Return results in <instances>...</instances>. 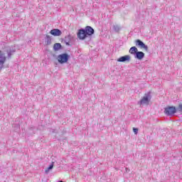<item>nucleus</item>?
<instances>
[{
	"label": "nucleus",
	"mask_w": 182,
	"mask_h": 182,
	"mask_svg": "<svg viewBox=\"0 0 182 182\" xmlns=\"http://www.w3.org/2000/svg\"><path fill=\"white\" fill-rule=\"evenodd\" d=\"M45 41L46 45H50L51 42H52V38L50 37V36H46L45 38Z\"/></svg>",
	"instance_id": "10"
},
{
	"label": "nucleus",
	"mask_w": 182,
	"mask_h": 182,
	"mask_svg": "<svg viewBox=\"0 0 182 182\" xmlns=\"http://www.w3.org/2000/svg\"><path fill=\"white\" fill-rule=\"evenodd\" d=\"M58 182H64L63 181H59Z\"/></svg>",
	"instance_id": "17"
},
{
	"label": "nucleus",
	"mask_w": 182,
	"mask_h": 182,
	"mask_svg": "<svg viewBox=\"0 0 182 182\" xmlns=\"http://www.w3.org/2000/svg\"><path fill=\"white\" fill-rule=\"evenodd\" d=\"M136 46H140V48H144L146 50L149 49V47H147V46H146L143 41H141V40H136Z\"/></svg>",
	"instance_id": "9"
},
{
	"label": "nucleus",
	"mask_w": 182,
	"mask_h": 182,
	"mask_svg": "<svg viewBox=\"0 0 182 182\" xmlns=\"http://www.w3.org/2000/svg\"><path fill=\"white\" fill-rule=\"evenodd\" d=\"M131 59L130 55H124V56H121L120 58H118L117 62H126L129 61Z\"/></svg>",
	"instance_id": "7"
},
{
	"label": "nucleus",
	"mask_w": 182,
	"mask_h": 182,
	"mask_svg": "<svg viewBox=\"0 0 182 182\" xmlns=\"http://www.w3.org/2000/svg\"><path fill=\"white\" fill-rule=\"evenodd\" d=\"M145 56V53L144 52H142L141 50H136V55H135V58H136L137 59H143V58H144Z\"/></svg>",
	"instance_id": "8"
},
{
	"label": "nucleus",
	"mask_w": 182,
	"mask_h": 182,
	"mask_svg": "<svg viewBox=\"0 0 182 182\" xmlns=\"http://www.w3.org/2000/svg\"><path fill=\"white\" fill-rule=\"evenodd\" d=\"M133 132H134V134H138L139 130H138V129H136L135 127H134Z\"/></svg>",
	"instance_id": "15"
},
{
	"label": "nucleus",
	"mask_w": 182,
	"mask_h": 182,
	"mask_svg": "<svg viewBox=\"0 0 182 182\" xmlns=\"http://www.w3.org/2000/svg\"><path fill=\"white\" fill-rule=\"evenodd\" d=\"M178 110H179V112H182V105H179Z\"/></svg>",
	"instance_id": "16"
},
{
	"label": "nucleus",
	"mask_w": 182,
	"mask_h": 182,
	"mask_svg": "<svg viewBox=\"0 0 182 182\" xmlns=\"http://www.w3.org/2000/svg\"><path fill=\"white\" fill-rule=\"evenodd\" d=\"M53 164H51L46 169V173H48L50 169H53Z\"/></svg>",
	"instance_id": "13"
},
{
	"label": "nucleus",
	"mask_w": 182,
	"mask_h": 182,
	"mask_svg": "<svg viewBox=\"0 0 182 182\" xmlns=\"http://www.w3.org/2000/svg\"><path fill=\"white\" fill-rule=\"evenodd\" d=\"M150 100H151V95L150 92L145 93L143 96L142 99L138 102L140 106H143L144 105H149L150 103Z\"/></svg>",
	"instance_id": "3"
},
{
	"label": "nucleus",
	"mask_w": 182,
	"mask_h": 182,
	"mask_svg": "<svg viewBox=\"0 0 182 182\" xmlns=\"http://www.w3.org/2000/svg\"><path fill=\"white\" fill-rule=\"evenodd\" d=\"M95 30L92 28V27H90V26H87L85 27V28H81L79 30L77 36L80 39H85L87 36H92L94 34Z\"/></svg>",
	"instance_id": "2"
},
{
	"label": "nucleus",
	"mask_w": 182,
	"mask_h": 182,
	"mask_svg": "<svg viewBox=\"0 0 182 182\" xmlns=\"http://www.w3.org/2000/svg\"><path fill=\"white\" fill-rule=\"evenodd\" d=\"M60 48H62L61 44H60V43H56V44H54L53 46V48L55 49V50H58L59 49H60Z\"/></svg>",
	"instance_id": "12"
},
{
	"label": "nucleus",
	"mask_w": 182,
	"mask_h": 182,
	"mask_svg": "<svg viewBox=\"0 0 182 182\" xmlns=\"http://www.w3.org/2000/svg\"><path fill=\"white\" fill-rule=\"evenodd\" d=\"M176 112V109L173 106L166 107L164 109V113L167 116H173V114H174Z\"/></svg>",
	"instance_id": "5"
},
{
	"label": "nucleus",
	"mask_w": 182,
	"mask_h": 182,
	"mask_svg": "<svg viewBox=\"0 0 182 182\" xmlns=\"http://www.w3.org/2000/svg\"><path fill=\"white\" fill-rule=\"evenodd\" d=\"M113 30L116 32H118V31H119L120 28L118 26H113Z\"/></svg>",
	"instance_id": "14"
},
{
	"label": "nucleus",
	"mask_w": 182,
	"mask_h": 182,
	"mask_svg": "<svg viewBox=\"0 0 182 182\" xmlns=\"http://www.w3.org/2000/svg\"><path fill=\"white\" fill-rule=\"evenodd\" d=\"M14 52H16L15 48L7 50V51L0 50V70L2 69V68H4V64L7 60V54L9 58H11L12 53Z\"/></svg>",
	"instance_id": "1"
},
{
	"label": "nucleus",
	"mask_w": 182,
	"mask_h": 182,
	"mask_svg": "<svg viewBox=\"0 0 182 182\" xmlns=\"http://www.w3.org/2000/svg\"><path fill=\"white\" fill-rule=\"evenodd\" d=\"M136 50H138L136 47H132L129 49V53H132L133 55L134 54V56H135V55L136 53Z\"/></svg>",
	"instance_id": "11"
},
{
	"label": "nucleus",
	"mask_w": 182,
	"mask_h": 182,
	"mask_svg": "<svg viewBox=\"0 0 182 182\" xmlns=\"http://www.w3.org/2000/svg\"><path fill=\"white\" fill-rule=\"evenodd\" d=\"M70 55L68 53H60L58 55L57 59L60 63H65L69 60Z\"/></svg>",
	"instance_id": "4"
},
{
	"label": "nucleus",
	"mask_w": 182,
	"mask_h": 182,
	"mask_svg": "<svg viewBox=\"0 0 182 182\" xmlns=\"http://www.w3.org/2000/svg\"><path fill=\"white\" fill-rule=\"evenodd\" d=\"M65 41H67V38H65Z\"/></svg>",
	"instance_id": "18"
},
{
	"label": "nucleus",
	"mask_w": 182,
	"mask_h": 182,
	"mask_svg": "<svg viewBox=\"0 0 182 182\" xmlns=\"http://www.w3.org/2000/svg\"><path fill=\"white\" fill-rule=\"evenodd\" d=\"M50 34L53 36L54 37H60L62 34V31L58 28H53L50 31Z\"/></svg>",
	"instance_id": "6"
}]
</instances>
